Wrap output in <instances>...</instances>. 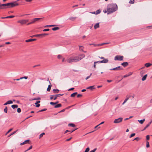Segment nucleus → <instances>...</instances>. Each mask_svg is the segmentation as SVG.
I'll return each mask as SVG.
<instances>
[{"mask_svg": "<svg viewBox=\"0 0 152 152\" xmlns=\"http://www.w3.org/2000/svg\"><path fill=\"white\" fill-rule=\"evenodd\" d=\"M118 10V6L116 4H108L107 6V9L104 10L103 12L104 13H107V14L112 13L117 11Z\"/></svg>", "mask_w": 152, "mask_h": 152, "instance_id": "f257e3e1", "label": "nucleus"}, {"mask_svg": "<svg viewBox=\"0 0 152 152\" xmlns=\"http://www.w3.org/2000/svg\"><path fill=\"white\" fill-rule=\"evenodd\" d=\"M85 55L84 54L80 55L75 56H72L66 59V61L68 63L77 62L84 58Z\"/></svg>", "mask_w": 152, "mask_h": 152, "instance_id": "f03ea898", "label": "nucleus"}, {"mask_svg": "<svg viewBox=\"0 0 152 152\" xmlns=\"http://www.w3.org/2000/svg\"><path fill=\"white\" fill-rule=\"evenodd\" d=\"M9 6L10 8L13 7L15 6L19 5V4L16 2V1L8 3Z\"/></svg>", "mask_w": 152, "mask_h": 152, "instance_id": "7ed1b4c3", "label": "nucleus"}, {"mask_svg": "<svg viewBox=\"0 0 152 152\" xmlns=\"http://www.w3.org/2000/svg\"><path fill=\"white\" fill-rule=\"evenodd\" d=\"M109 44L108 43H102L100 44H91L89 45L90 46L92 47H100L105 44Z\"/></svg>", "mask_w": 152, "mask_h": 152, "instance_id": "20e7f679", "label": "nucleus"}, {"mask_svg": "<svg viewBox=\"0 0 152 152\" xmlns=\"http://www.w3.org/2000/svg\"><path fill=\"white\" fill-rule=\"evenodd\" d=\"M63 95V94H56L55 95H51L50 96V99L51 100L53 99L54 100H56L58 97L62 96Z\"/></svg>", "mask_w": 152, "mask_h": 152, "instance_id": "39448f33", "label": "nucleus"}, {"mask_svg": "<svg viewBox=\"0 0 152 152\" xmlns=\"http://www.w3.org/2000/svg\"><path fill=\"white\" fill-rule=\"evenodd\" d=\"M124 57L123 56L117 55L114 58V60L115 61L119 60L122 61Z\"/></svg>", "mask_w": 152, "mask_h": 152, "instance_id": "423d86ee", "label": "nucleus"}, {"mask_svg": "<svg viewBox=\"0 0 152 152\" xmlns=\"http://www.w3.org/2000/svg\"><path fill=\"white\" fill-rule=\"evenodd\" d=\"M123 119L122 118L120 117L118 118L115 119L114 120L113 123L115 124H118L120 123L122 121Z\"/></svg>", "mask_w": 152, "mask_h": 152, "instance_id": "0eeeda50", "label": "nucleus"}, {"mask_svg": "<svg viewBox=\"0 0 152 152\" xmlns=\"http://www.w3.org/2000/svg\"><path fill=\"white\" fill-rule=\"evenodd\" d=\"M8 3L1 4L2 9H5L9 8Z\"/></svg>", "mask_w": 152, "mask_h": 152, "instance_id": "6e6552de", "label": "nucleus"}, {"mask_svg": "<svg viewBox=\"0 0 152 152\" xmlns=\"http://www.w3.org/2000/svg\"><path fill=\"white\" fill-rule=\"evenodd\" d=\"M123 68L121 67L120 66H118L115 68L110 69V70H115V71H119L122 70Z\"/></svg>", "mask_w": 152, "mask_h": 152, "instance_id": "1a4fd4ad", "label": "nucleus"}, {"mask_svg": "<svg viewBox=\"0 0 152 152\" xmlns=\"http://www.w3.org/2000/svg\"><path fill=\"white\" fill-rule=\"evenodd\" d=\"M43 18H34L32 20H31V22H32V23H34L36 21H37L39 20H40L41 19Z\"/></svg>", "mask_w": 152, "mask_h": 152, "instance_id": "9d476101", "label": "nucleus"}, {"mask_svg": "<svg viewBox=\"0 0 152 152\" xmlns=\"http://www.w3.org/2000/svg\"><path fill=\"white\" fill-rule=\"evenodd\" d=\"M108 61V59H105L102 61H98L97 62L99 63H107Z\"/></svg>", "mask_w": 152, "mask_h": 152, "instance_id": "9b49d317", "label": "nucleus"}, {"mask_svg": "<svg viewBox=\"0 0 152 152\" xmlns=\"http://www.w3.org/2000/svg\"><path fill=\"white\" fill-rule=\"evenodd\" d=\"M36 40V39H30L26 40H25V42H32L33 41H35Z\"/></svg>", "mask_w": 152, "mask_h": 152, "instance_id": "f8f14e48", "label": "nucleus"}, {"mask_svg": "<svg viewBox=\"0 0 152 152\" xmlns=\"http://www.w3.org/2000/svg\"><path fill=\"white\" fill-rule=\"evenodd\" d=\"M99 27V23H96L94 26V28L96 29L97 28H98Z\"/></svg>", "mask_w": 152, "mask_h": 152, "instance_id": "ddd939ff", "label": "nucleus"}, {"mask_svg": "<svg viewBox=\"0 0 152 152\" xmlns=\"http://www.w3.org/2000/svg\"><path fill=\"white\" fill-rule=\"evenodd\" d=\"M25 20H22L18 21V23H20L21 24H23L26 23Z\"/></svg>", "mask_w": 152, "mask_h": 152, "instance_id": "4468645a", "label": "nucleus"}, {"mask_svg": "<svg viewBox=\"0 0 152 152\" xmlns=\"http://www.w3.org/2000/svg\"><path fill=\"white\" fill-rule=\"evenodd\" d=\"M30 141L29 140H25L23 142L21 143L20 144V145H22L26 143H29Z\"/></svg>", "mask_w": 152, "mask_h": 152, "instance_id": "2eb2a0df", "label": "nucleus"}, {"mask_svg": "<svg viewBox=\"0 0 152 152\" xmlns=\"http://www.w3.org/2000/svg\"><path fill=\"white\" fill-rule=\"evenodd\" d=\"M13 103V102L11 100H9L4 103V105H7L8 104H10Z\"/></svg>", "mask_w": 152, "mask_h": 152, "instance_id": "dca6fc26", "label": "nucleus"}, {"mask_svg": "<svg viewBox=\"0 0 152 152\" xmlns=\"http://www.w3.org/2000/svg\"><path fill=\"white\" fill-rule=\"evenodd\" d=\"M151 122H152V121H150V122H149L148 124H147L146 126H145V127L144 128V129H142V131H143L144 130H145V129L147 128L150 125V124L151 123Z\"/></svg>", "mask_w": 152, "mask_h": 152, "instance_id": "f3484780", "label": "nucleus"}, {"mask_svg": "<svg viewBox=\"0 0 152 152\" xmlns=\"http://www.w3.org/2000/svg\"><path fill=\"white\" fill-rule=\"evenodd\" d=\"M152 65V64L150 63H146L145 64V66L147 67H148L151 66Z\"/></svg>", "mask_w": 152, "mask_h": 152, "instance_id": "a211bd4d", "label": "nucleus"}, {"mask_svg": "<svg viewBox=\"0 0 152 152\" xmlns=\"http://www.w3.org/2000/svg\"><path fill=\"white\" fill-rule=\"evenodd\" d=\"M128 65V63L127 62H123L121 64V65L125 67L127 66Z\"/></svg>", "mask_w": 152, "mask_h": 152, "instance_id": "6ab92c4d", "label": "nucleus"}, {"mask_svg": "<svg viewBox=\"0 0 152 152\" xmlns=\"http://www.w3.org/2000/svg\"><path fill=\"white\" fill-rule=\"evenodd\" d=\"M59 91V90L57 89H54L53 90V93L56 94V93H58Z\"/></svg>", "mask_w": 152, "mask_h": 152, "instance_id": "aec40b11", "label": "nucleus"}, {"mask_svg": "<svg viewBox=\"0 0 152 152\" xmlns=\"http://www.w3.org/2000/svg\"><path fill=\"white\" fill-rule=\"evenodd\" d=\"M145 121V119H143V120H138V121L141 124H142L144 121Z\"/></svg>", "mask_w": 152, "mask_h": 152, "instance_id": "412c9836", "label": "nucleus"}, {"mask_svg": "<svg viewBox=\"0 0 152 152\" xmlns=\"http://www.w3.org/2000/svg\"><path fill=\"white\" fill-rule=\"evenodd\" d=\"M95 88L94 87V86H93L88 87L87 88V89H90L91 90H92L93 89H94Z\"/></svg>", "mask_w": 152, "mask_h": 152, "instance_id": "4be33fe9", "label": "nucleus"}, {"mask_svg": "<svg viewBox=\"0 0 152 152\" xmlns=\"http://www.w3.org/2000/svg\"><path fill=\"white\" fill-rule=\"evenodd\" d=\"M11 107L13 109H14L15 108H18V106L16 104H14L12 105L11 106Z\"/></svg>", "mask_w": 152, "mask_h": 152, "instance_id": "5701e85b", "label": "nucleus"}, {"mask_svg": "<svg viewBox=\"0 0 152 152\" xmlns=\"http://www.w3.org/2000/svg\"><path fill=\"white\" fill-rule=\"evenodd\" d=\"M147 76V74L145 75L142 78V81L145 80L146 79Z\"/></svg>", "mask_w": 152, "mask_h": 152, "instance_id": "b1692460", "label": "nucleus"}, {"mask_svg": "<svg viewBox=\"0 0 152 152\" xmlns=\"http://www.w3.org/2000/svg\"><path fill=\"white\" fill-rule=\"evenodd\" d=\"M61 104H57L56 105H55L54 107L55 108H58L60 107L61 106Z\"/></svg>", "mask_w": 152, "mask_h": 152, "instance_id": "393cba45", "label": "nucleus"}, {"mask_svg": "<svg viewBox=\"0 0 152 152\" xmlns=\"http://www.w3.org/2000/svg\"><path fill=\"white\" fill-rule=\"evenodd\" d=\"M129 97H127L125 99L124 101L122 103V105H124V104L129 99Z\"/></svg>", "mask_w": 152, "mask_h": 152, "instance_id": "a878e982", "label": "nucleus"}, {"mask_svg": "<svg viewBox=\"0 0 152 152\" xmlns=\"http://www.w3.org/2000/svg\"><path fill=\"white\" fill-rule=\"evenodd\" d=\"M59 29V28L58 27H54L52 28V29L53 31H56Z\"/></svg>", "mask_w": 152, "mask_h": 152, "instance_id": "bb28decb", "label": "nucleus"}, {"mask_svg": "<svg viewBox=\"0 0 152 152\" xmlns=\"http://www.w3.org/2000/svg\"><path fill=\"white\" fill-rule=\"evenodd\" d=\"M77 94V92L74 93L72 94H71V95L70 96L71 97H74Z\"/></svg>", "mask_w": 152, "mask_h": 152, "instance_id": "cd10ccee", "label": "nucleus"}, {"mask_svg": "<svg viewBox=\"0 0 152 152\" xmlns=\"http://www.w3.org/2000/svg\"><path fill=\"white\" fill-rule=\"evenodd\" d=\"M40 36H42V34L35 35L31 36V37H40Z\"/></svg>", "mask_w": 152, "mask_h": 152, "instance_id": "c85d7f7f", "label": "nucleus"}, {"mask_svg": "<svg viewBox=\"0 0 152 152\" xmlns=\"http://www.w3.org/2000/svg\"><path fill=\"white\" fill-rule=\"evenodd\" d=\"M68 125L69 126H72L73 127H75V125L74 124L72 123L69 124Z\"/></svg>", "mask_w": 152, "mask_h": 152, "instance_id": "c756f323", "label": "nucleus"}, {"mask_svg": "<svg viewBox=\"0 0 152 152\" xmlns=\"http://www.w3.org/2000/svg\"><path fill=\"white\" fill-rule=\"evenodd\" d=\"M51 86V85H48V87L47 89V91H50Z\"/></svg>", "mask_w": 152, "mask_h": 152, "instance_id": "7c9ffc66", "label": "nucleus"}, {"mask_svg": "<svg viewBox=\"0 0 152 152\" xmlns=\"http://www.w3.org/2000/svg\"><path fill=\"white\" fill-rule=\"evenodd\" d=\"M76 18V17H71L69 18V19L70 20H72V21H74L75 20Z\"/></svg>", "mask_w": 152, "mask_h": 152, "instance_id": "2f4dec72", "label": "nucleus"}, {"mask_svg": "<svg viewBox=\"0 0 152 152\" xmlns=\"http://www.w3.org/2000/svg\"><path fill=\"white\" fill-rule=\"evenodd\" d=\"M56 26L55 25H46L45 26V27H53Z\"/></svg>", "mask_w": 152, "mask_h": 152, "instance_id": "473e14b6", "label": "nucleus"}, {"mask_svg": "<svg viewBox=\"0 0 152 152\" xmlns=\"http://www.w3.org/2000/svg\"><path fill=\"white\" fill-rule=\"evenodd\" d=\"M96 15H97L100 13L101 12V10H98L96 11Z\"/></svg>", "mask_w": 152, "mask_h": 152, "instance_id": "72a5a7b5", "label": "nucleus"}, {"mask_svg": "<svg viewBox=\"0 0 152 152\" xmlns=\"http://www.w3.org/2000/svg\"><path fill=\"white\" fill-rule=\"evenodd\" d=\"M15 16L14 15H10L9 16H8L7 17H6V18H12L15 17Z\"/></svg>", "mask_w": 152, "mask_h": 152, "instance_id": "f704fd0d", "label": "nucleus"}, {"mask_svg": "<svg viewBox=\"0 0 152 152\" xmlns=\"http://www.w3.org/2000/svg\"><path fill=\"white\" fill-rule=\"evenodd\" d=\"M134 0H130L129 2V3L131 4H133L134 3Z\"/></svg>", "mask_w": 152, "mask_h": 152, "instance_id": "c9c22d12", "label": "nucleus"}, {"mask_svg": "<svg viewBox=\"0 0 152 152\" xmlns=\"http://www.w3.org/2000/svg\"><path fill=\"white\" fill-rule=\"evenodd\" d=\"M4 112L7 113V107H6L4 109Z\"/></svg>", "mask_w": 152, "mask_h": 152, "instance_id": "e433bc0d", "label": "nucleus"}, {"mask_svg": "<svg viewBox=\"0 0 152 152\" xmlns=\"http://www.w3.org/2000/svg\"><path fill=\"white\" fill-rule=\"evenodd\" d=\"M45 134V133H43L39 135V138H41Z\"/></svg>", "mask_w": 152, "mask_h": 152, "instance_id": "4c0bfd02", "label": "nucleus"}, {"mask_svg": "<svg viewBox=\"0 0 152 152\" xmlns=\"http://www.w3.org/2000/svg\"><path fill=\"white\" fill-rule=\"evenodd\" d=\"M149 146H150V145H149V142L148 141H147L146 147L147 148H149Z\"/></svg>", "mask_w": 152, "mask_h": 152, "instance_id": "58836bf2", "label": "nucleus"}, {"mask_svg": "<svg viewBox=\"0 0 152 152\" xmlns=\"http://www.w3.org/2000/svg\"><path fill=\"white\" fill-rule=\"evenodd\" d=\"M32 145H31L29 147V148L28 149L26 150L24 152H26L27 151H28V150L31 149L32 148Z\"/></svg>", "mask_w": 152, "mask_h": 152, "instance_id": "ea45409f", "label": "nucleus"}, {"mask_svg": "<svg viewBox=\"0 0 152 152\" xmlns=\"http://www.w3.org/2000/svg\"><path fill=\"white\" fill-rule=\"evenodd\" d=\"M89 147H88L86 149L84 152H88L89 151Z\"/></svg>", "mask_w": 152, "mask_h": 152, "instance_id": "a19ab883", "label": "nucleus"}, {"mask_svg": "<svg viewBox=\"0 0 152 152\" xmlns=\"http://www.w3.org/2000/svg\"><path fill=\"white\" fill-rule=\"evenodd\" d=\"M47 110V109H42L41 110L39 111L38 112H43V111H44Z\"/></svg>", "mask_w": 152, "mask_h": 152, "instance_id": "79ce46f5", "label": "nucleus"}, {"mask_svg": "<svg viewBox=\"0 0 152 152\" xmlns=\"http://www.w3.org/2000/svg\"><path fill=\"white\" fill-rule=\"evenodd\" d=\"M135 135V133H133L130 135L129 137H130V138H131V137L134 136Z\"/></svg>", "mask_w": 152, "mask_h": 152, "instance_id": "37998d69", "label": "nucleus"}, {"mask_svg": "<svg viewBox=\"0 0 152 152\" xmlns=\"http://www.w3.org/2000/svg\"><path fill=\"white\" fill-rule=\"evenodd\" d=\"M140 139V138L139 137H136L135 138H134L133 140H137V141H138Z\"/></svg>", "mask_w": 152, "mask_h": 152, "instance_id": "c03bdc74", "label": "nucleus"}, {"mask_svg": "<svg viewBox=\"0 0 152 152\" xmlns=\"http://www.w3.org/2000/svg\"><path fill=\"white\" fill-rule=\"evenodd\" d=\"M150 138V136L149 135H148L146 136V139L147 140H149Z\"/></svg>", "mask_w": 152, "mask_h": 152, "instance_id": "a18cd8bd", "label": "nucleus"}, {"mask_svg": "<svg viewBox=\"0 0 152 152\" xmlns=\"http://www.w3.org/2000/svg\"><path fill=\"white\" fill-rule=\"evenodd\" d=\"M50 104L51 105H53V106L55 105H56V103H55V102H50Z\"/></svg>", "mask_w": 152, "mask_h": 152, "instance_id": "49530a36", "label": "nucleus"}, {"mask_svg": "<svg viewBox=\"0 0 152 152\" xmlns=\"http://www.w3.org/2000/svg\"><path fill=\"white\" fill-rule=\"evenodd\" d=\"M17 131V130L14 132L12 133H11L10 135L8 136L9 137H10V136H11V135L14 134H15Z\"/></svg>", "mask_w": 152, "mask_h": 152, "instance_id": "de8ad7c7", "label": "nucleus"}, {"mask_svg": "<svg viewBox=\"0 0 152 152\" xmlns=\"http://www.w3.org/2000/svg\"><path fill=\"white\" fill-rule=\"evenodd\" d=\"M21 109L20 108H18L17 109V112L18 113H20L21 112Z\"/></svg>", "mask_w": 152, "mask_h": 152, "instance_id": "09e8293b", "label": "nucleus"}, {"mask_svg": "<svg viewBox=\"0 0 152 152\" xmlns=\"http://www.w3.org/2000/svg\"><path fill=\"white\" fill-rule=\"evenodd\" d=\"M57 58L58 59H60L62 58V56L60 55H58V56Z\"/></svg>", "mask_w": 152, "mask_h": 152, "instance_id": "8fccbe9b", "label": "nucleus"}, {"mask_svg": "<svg viewBox=\"0 0 152 152\" xmlns=\"http://www.w3.org/2000/svg\"><path fill=\"white\" fill-rule=\"evenodd\" d=\"M92 75V73H91L90 75L89 76H88V77H87L86 78V80H87L90 77H91V75Z\"/></svg>", "mask_w": 152, "mask_h": 152, "instance_id": "3c124183", "label": "nucleus"}, {"mask_svg": "<svg viewBox=\"0 0 152 152\" xmlns=\"http://www.w3.org/2000/svg\"><path fill=\"white\" fill-rule=\"evenodd\" d=\"M49 29L48 28H47V29H44L43 30V31H49Z\"/></svg>", "mask_w": 152, "mask_h": 152, "instance_id": "603ef678", "label": "nucleus"}, {"mask_svg": "<svg viewBox=\"0 0 152 152\" xmlns=\"http://www.w3.org/2000/svg\"><path fill=\"white\" fill-rule=\"evenodd\" d=\"M42 34V36H44L46 35H48V34L45 33V34Z\"/></svg>", "mask_w": 152, "mask_h": 152, "instance_id": "864d4df0", "label": "nucleus"}, {"mask_svg": "<svg viewBox=\"0 0 152 152\" xmlns=\"http://www.w3.org/2000/svg\"><path fill=\"white\" fill-rule=\"evenodd\" d=\"M40 101H37L36 102V103H35V104H36V105H37V104H37L38 103H40Z\"/></svg>", "mask_w": 152, "mask_h": 152, "instance_id": "5fc2aeb1", "label": "nucleus"}, {"mask_svg": "<svg viewBox=\"0 0 152 152\" xmlns=\"http://www.w3.org/2000/svg\"><path fill=\"white\" fill-rule=\"evenodd\" d=\"M37 100V98H34L33 99H29V101H32V100Z\"/></svg>", "mask_w": 152, "mask_h": 152, "instance_id": "6e6d98bb", "label": "nucleus"}, {"mask_svg": "<svg viewBox=\"0 0 152 152\" xmlns=\"http://www.w3.org/2000/svg\"><path fill=\"white\" fill-rule=\"evenodd\" d=\"M98 63V62H97H97H94V67L95 68H96V64H96V63Z\"/></svg>", "mask_w": 152, "mask_h": 152, "instance_id": "4d7b16f0", "label": "nucleus"}, {"mask_svg": "<svg viewBox=\"0 0 152 152\" xmlns=\"http://www.w3.org/2000/svg\"><path fill=\"white\" fill-rule=\"evenodd\" d=\"M96 148H95L93 150L91 151L90 152H95V151L96 150Z\"/></svg>", "mask_w": 152, "mask_h": 152, "instance_id": "13d9d810", "label": "nucleus"}, {"mask_svg": "<svg viewBox=\"0 0 152 152\" xmlns=\"http://www.w3.org/2000/svg\"><path fill=\"white\" fill-rule=\"evenodd\" d=\"M82 96V94H78L77 95V97H79Z\"/></svg>", "mask_w": 152, "mask_h": 152, "instance_id": "bf43d9fd", "label": "nucleus"}, {"mask_svg": "<svg viewBox=\"0 0 152 152\" xmlns=\"http://www.w3.org/2000/svg\"><path fill=\"white\" fill-rule=\"evenodd\" d=\"M129 76V75H126L124 76V77H126Z\"/></svg>", "mask_w": 152, "mask_h": 152, "instance_id": "052dcab7", "label": "nucleus"}, {"mask_svg": "<svg viewBox=\"0 0 152 152\" xmlns=\"http://www.w3.org/2000/svg\"><path fill=\"white\" fill-rule=\"evenodd\" d=\"M65 109H64L62 110H61L59 112V113L64 112L65 111Z\"/></svg>", "mask_w": 152, "mask_h": 152, "instance_id": "680f3d73", "label": "nucleus"}, {"mask_svg": "<svg viewBox=\"0 0 152 152\" xmlns=\"http://www.w3.org/2000/svg\"><path fill=\"white\" fill-rule=\"evenodd\" d=\"M4 44H2L0 45V47H4Z\"/></svg>", "mask_w": 152, "mask_h": 152, "instance_id": "e2e57ef3", "label": "nucleus"}, {"mask_svg": "<svg viewBox=\"0 0 152 152\" xmlns=\"http://www.w3.org/2000/svg\"><path fill=\"white\" fill-rule=\"evenodd\" d=\"M12 130V129H10L8 132H7V134H8V133H9Z\"/></svg>", "mask_w": 152, "mask_h": 152, "instance_id": "0e129e2a", "label": "nucleus"}, {"mask_svg": "<svg viewBox=\"0 0 152 152\" xmlns=\"http://www.w3.org/2000/svg\"><path fill=\"white\" fill-rule=\"evenodd\" d=\"M23 79H28V77L27 76H24L23 77Z\"/></svg>", "mask_w": 152, "mask_h": 152, "instance_id": "69168bd1", "label": "nucleus"}, {"mask_svg": "<svg viewBox=\"0 0 152 152\" xmlns=\"http://www.w3.org/2000/svg\"><path fill=\"white\" fill-rule=\"evenodd\" d=\"M10 44V42H6L5 43V44H4L5 45L6 44Z\"/></svg>", "mask_w": 152, "mask_h": 152, "instance_id": "338daca9", "label": "nucleus"}, {"mask_svg": "<svg viewBox=\"0 0 152 152\" xmlns=\"http://www.w3.org/2000/svg\"><path fill=\"white\" fill-rule=\"evenodd\" d=\"M147 28H149L150 29H152V26H149L147 27Z\"/></svg>", "mask_w": 152, "mask_h": 152, "instance_id": "774afa93", "label": "nucleus"}]
</instances>
